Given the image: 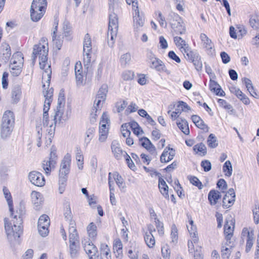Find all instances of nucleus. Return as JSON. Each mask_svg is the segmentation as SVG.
I'll use <instances>...</instances> for the list:
<instances>
[{"label":"nucleus","mask_w":259,"mask_h":259,"mask_svg":"<svg viewBox=\"0 0 259 259\" xmlns=\"http://www.w3.org/2000/svg\"><path fill=\"white\" fill-rule=\"evenodd\" d=\"M116 182L117 185L118 186L119 188H124V185L123 183V179L121 176L117 172H114L113 174L111 173V177Z\"/></svg>","instance_id":"obj_44"},{"label":"nucleus","mask_w":259,"mask_h":259,"mask_svg":"<svg viewBox=\"0 0 259 259\" xmlns=\"http://www.w3.org/2000/svg\"><path fill=\"white\" fill-rule=\"evenodd\" d=\"M235 193L233 189H230L224 197L223 205L226 208H229L235 201Z\"/></svg>","instance_id":"obj_14"},{"label":"nucleus","mask_w":259,"mask_h":259,"mask_svg":"<svg viewBox=\"0 0 259 259\" xmlns=\"http://www.w3.org/2000/svg\"><path fill=\"white\" fill-rule=\"evenodd\" d=\"M100 251L101 259H112L110 249L106 243H100Z\"/></svg>","instance_id":"obj_22"},{"label":"nucleus","mask_w":259,"mask_h":259,"mask_svg":"<svg viewBox=\"0 0 259 259\" xmlns=\"http://www.w3.org/2000/svg\"><path fill=\"white\" fill-rule=\"evenodd\" d=\"M95 128L93 127L89 128L86 132L85 137L84 139L85 142L89 144L94 137L95 133Z\"/></svg>","instance_id":"obj_57"},{"label":"nucleus","mask_w":259,"mask_h":259,"mask_svg":"<svg viewBox=\"0 0 259 259\" xmlns=\"http://www.w3.org/2000/svg\"><path fill=\"white\" fill-rule=\"evenodd\" d=\"M83 47V52H88L92 51L91 38L88 33H87L84 36Z\"/></svg>","instance_id":"obj_36"},{"label":"nucleus","mask_w":259,"mask_h":259,"mask_svg":"<svg viewBox=\"0 0 259 259\" xmlns=\"http://www.w3.org/2000/svg\"><path fill=\"white\" fill-rule=\"evenodd\" d=\"M144 238L146 245L149 248H153L155 244L154 237L151 233H144Z\"/></svg>","instance_id":"obj_33"},{"label":"nucleus","mask_w":259,"mask_h":259,"mask_svg":"<svg viewBox=\"0 0 259 259\" xmlns=\"http://www.w3.org/2000/svg\"><path fill=\"white\" fill-rule=\"evenodd\" d=\"M107 125L110 126V120L108 114L106 112H104L101 117L99 125L106 126Z\"/></svg>","instance_id":"obj_52"},{"label":"nucleus","mask_w":259,"mask_h":259,"mask_svg":"<svg viewBox=\"0 0 259 259\" xmlns=\"http://www.w3.org/2000/svg\"><path fill=\"white\" fill-rule=\"evenodd\" d=\"M42 87L44 88L43 94L45 98L44 105L42 123L44 126H47L49 125L50 131L49 132V133L51 132L50 134V135H51L53 131L55 130V126H53V122L51 124L49 123V121L48 120V111L50 109V104L53 101L54 90L52 88H49V87H47L45 84H44Z\"/></svg>","instance_id":"obj_4"},{"label":"nucleus","mask_w":259,"mask_h":259,"mask_svg":"<svg viewBox=\"0 0 259 259\" xmlns=\"http://www.w3.org/2000/svg\"><path fill=\"white\" fill-rule=\"evenodd\" d=\"M194 151L197 153H200L204 155L206 153V147L205 145L202 143L195 145L193 147Z\"/></svg>","instance_id":"obj_48"},{"label":"nucleus","mask_w":259,"mask_h":259,"mask_svg":"<svg viewBox=\"0 0 259 259\" xmlns=\"http://www.w3.org/2000/svg\"><path fill=\"white\" fill-rule=\"evenodd\" d=\"M64 109H56L54 115V123L56 124L57 122H60L67 120L68 117L63 114Z\"/></svg>","instance_id":"obj_32"},{"label":"nucleus","mask_w":259,"mask_h":259,"mask_svg":"<svg viewBox=\"0 0 259 259\" xmlns=\"http://www.w3.org/2000/svg\"><path fill=\"white\" fill-rule=\"evenodd\" d=\"M131 127L134 134L137 136L142 135L144 133L143 130L136 121L131 122Z\"/></svg>","instance_id":"obj_45"},{"label":"nucleus","mask_w":259,"mask_h":259,"mask_svg":"<svg viewBox=\"0 0 259 259\" xmlns=\"http://www.w3.org/2000/svg\"><path fill=\"white\" fill-rule=\"evenodd\" d=\"M56 152V148L52 147L51 149L49 159L44 160L42 163V168L47 175H49L51 170L55 167L57 160Z\"/></svg>","instance_id":"obj_7"},{"label":"nucleus","mask_w":259,"mask_h":259,"mask_svg":"<svg viewBox=\"0 0 259 259\" xmlns=\"http://www.w3.org/2000/svg\"><path fill=\"white\" fill-rule=\"evenodd\" d=\"M50 224V221L48 215L43 214L39 217L37 228L39 234L42 237H46L49 234Z\"/></svg>","instance_id":"obj_10"},{"label":"nucleus","mask_w":259,"mask_h":259,"mask_svg":"<svg viewBox=\"0 0 259 259\" xmlns=\"http://www.w3.org/2000/svg\"><path fill=\"white\" fill-rule=\"evenodd\" d=\"M92 51L83 52V62L84 66L87 68H89L91 66Z\"/></svg>","instance_id":"obj_40"},{"label":"nucleus","mask_w":259,"mask_h":259,"mask_svg":"<svg viewBox=\"0 0 259 259\" xmlns=\"http://www.w3.org/2000/svg\"><path fill=\"white\" fill-rule=\"evenodd\" d=\"M176 154L175 150L170 147H166L160 156L162 163H167L173 159Z\"/></svg>","instance_id":"obj_15"},{"label":"nucleus","mask_w":259,"mask_h":259,"mask_svg":"<svg viewBox=\"0 0 259 259\" xmlns=\"http://www.w3.org/2000/svg\"><path fill=\"white\" fill-rule=\"evenodd\" d=\"M86 229L89 238L92 240L95 239L97 235V227L96 224L93 222L90 223Z\"/></svg>","instance_id":"obj_27"},{"label":"nucleus","mask_w":259,"mask_h":259,"mask_svg":"<svg viewBox=\"0 0 259 259\" xmlns=\"http://www.w3.org/2000/svg\"><path fill=\"white\" fill-rule=\"evenodd\" d=\"M193 64L197 71L201 70L202 68V63L200 61V58L198 55L195 57L192 60Z\"/></svg>","instance_id":"obj_60"},{"label":"nucleus","mask_w":259,"mask_h":259,"mask_svg":"<svg viewBox=\"0 0 259 259\" xmlns=\"http://www.w3.org/2000/svg\"><path fill=\"white\" fill-rule=\"evenodd\" d=\"M52 40L54 47L58 50H60L63 42V37L61 35L52 36Z\"/></svg>","instance_id":"obj_42"},{"label":"nucleus","mask_w":259,"mask_h":259,"mask_svg":"<svg viewBox=\"0 0 259 259\" xmlns=\"http://www.w3.org/2000/svg\"><path fill=\"white\" fill-rule=\"evenodd\" d=\"M183 109H181V108L179 107L178 103L177 105V107L175 109V111L171 112V111L169 110L167 112V113L170 115L171 119L174 120L179 117Z\"/></svg>","instance_id":"obj_50"},{"label":"nucleus","mask_w":259,"mask_h":259,"mask_svg":"<svg viewBox=\"0 0 259 259\" xmlns=\"http://www.w3.org/2000/svg\"><path fill=\"white\" fill-rule=\"evenodd\" d=\"M134 26H143L145 23V19L143 16L139 14L134 15Z\"/></svg>","instance_id":"obj_49"},{"label":"nucleus","mask_w":259,"mask_h":259,"mask_svg":"<svg viewBox=\"0 0 259 259\" xmlns=\"http://www.w3.org/2000/svg\"><path fill=\"white\" fill-rule=\"evenodd\" d=\"M254 236L253 233L250 232L247 228H244L242 231L241 236L243 239H249L252 238Z\"/></svg>","instance_id":"obj_59"},{"label":"nucleus","mask_w":259,"mask_h":259,"mask_svg":"<svg viewBox=\"0 0 259 259\" xmlns=\"http://www.w3.org/2000/svg\"><path fill=\"white\" fill-rule=\"evenodd\" d=\"M155 15L158 16L157 19L160 26L163 27H166L167 23L164 17L162 16L161 12L160 11H157L155 12Z\"/></svg>","instance_id":"obj_61"},{"label":"nucleus","mask_w":259,"mask_h":259,"mask_svg":"<svg viewBox=\"0 0 259 259\" xmlns=\"http://www.w3.org/2000/svg\"><path fill=\"white\" fill-rule=\"evenodd\" d=\"M123 244L119 238L115 239L113 241V249L114 253L117 258H121L122 257Z\"/></svg>","instance_id":"obj_21"},{"label":"nucleus","mask_w":259,"mask_h":259,"mask_svg":"<svg viewBox=\"0 0 259 259\" xmlns=\"http://www.w3.org/2000/svg\"><path fill=\"white\" fill-rule=\"evenodd\" d=\"M71 162V155L70 153H66L61 160L59 175L61 176H68L70 171Z\"/></svg>","instance_id":"obj_11"},{"label":"nucleus","mask_w":259,"mask_h":259,"mask_svg":"<svg viewBox=\"0 0 259 259\" xmlns=\"http://www.w3.org/2000/svg\"><path fill=\"white\" fill-rule=\"evenodd\" d=\"M207 143L209 147L211 148H215L218 146V143L216 137L213 134L209 135Z\"/></svg>","instance_id":"obj_43"},{"label":"nucleus","mask_w":259,"mask_h":259,"mask_svg":"<svg viewBox=\"0 0 259 259\" xmlns=\"http://www.w3.org/2000/svg\"><path fill=\"white\" fill-rule=\"evenodd\" d=\"M23 62V56L22 53L17 52L13 55L9 65L10 72L13 76H18L20 75L22 71Z\"/></svg>","instance_id":"obj_5"},{"label":"nucleus","mask_w":259,"mask_h":259,"mask_svg":"<svg viewBox=\"0 0 259 259\" xmlns=\"http://www.w3.org/2000/svg\"><path fill=\"white\" fill-rule=\"evenodd\" d=\"M131 129V122L124 123L121 125V132L122 136L124 138H125L126 137H128L131 135V131H130Z\"/></svg>","instance_id":"obj_47"},{"label":"nucleus","mask_w":259,"mask_h":259,"mask_svg":"<svg viewBox=\"0 0 259 259\" xmlns=\"http://www.w3.org/2000/svg\"><path fill=\"white\" fill-rule=\"evenodd\" d=\"M76 66H75V77H76V81L77 85H81L83 84V74L82 73V71L79 69L76 70Z\"/></svg>","instance_id":"obj_53"},{"label":"nucleus","mask_w":259,"mask_h":259,"mask_svg":"<svg viewBox=\"0 0 259 259\" xmlns=\"http://www.w3.org/2000/svg\"><path fill=\"white\" fill-rule=\"evenodd\" d=\"M15 119L14 114L11 111H6L3 114L2 118V125L6 124H10L11 126H14Z\"/></svg>","instance_id":"obj_25"},{"label":"nucleus","mask_w":259,"mask_h":259,"mask_svg":"<svg viewBox=\"0 0 259 259\" xmlns=\"http://www.w3.org/2000/svg\"><path fill=\"white\" fill-rule=\"evenodd\" d=\"M146 56L147 62L151 68L155 69L158 71L164 70L163 68L165 66L163 62L156 57L152 51L148 50Z\"/></svg>","instance_id":"obj_8"},{"label":"nucleus","mask_w":259,"mask_h":259,"mask_svg":"<svg viewBox=\"0 0 259 259\" xmlns=\"http://www.w3.org/2000/svg\"><path fill=\"white\" fill-rule=\"evenodd\" d=\"M189 180L191 184L197 186L199 189H201L202 188L203 185L197 178L191 176L189 178Z\"/></svg>","instance_id":"obj_63"},{"label":"nucleus","mask_w":259,"mask_h":259,"mask_svg":"<svg viewBox=\"0 0 259 259\" xmlns=\"http://www.w3.org/2000/svg\"><path fill=\"white\" fill-rule=\"evenodd\" d=\"M109 6V30L108 37H110V40L108 42L110 47H113L114 44V39L116 37V34L118 27V21L117 15L116 13L118 8L117 0H108Z\"/></svg>","instance_id":"obj_3"},{"label":"nucleus","mask_w":259,"mask_h":259,"mask_svg":"<svg viewBox=\"0 0 259 259\" xmlns=\"http://www.w3.org/2000/svg\"><path fill=\"white\" fill-rule=\"evenodd\" d=\"M188 219L189 221L187 224V228L192 239L188 240V247L189 252H193L194 251V244L197 245L199 243V238L197 227L194 224L193 221L191 217L188 218Z\"/></svg>","instance_id":"obj_6"},{"label":"nucleus","mask_w":259,"mask_h":259,"mask_svg":"<svg viewBox=\"0 0 259 259\" xmlns=\"http://www.w3.org/2000/svg\"><path fill=\"white\" fill-rule=\"evenodd\" d=\"M127 254L130 259H138L140 255V248L136 243H131L127 248Z\"/></svg>","instance_id":"obj_17"},{"label":"nucleus","mask_w":259,"mask_h":259,"mask_svg":"<svg viewBox=\"0 0 259 259\" xmlns=\"http://www.w3.org/2000/svg\"><path fill=\"white\" fill-rule=\"evenodd\" d=\"M75 159L77 167L79 170H82L83 168L84 157L82 152L80 149H77L75 153Z\"/></svg>","instance_id":"obj_30"},{"label":"nucleus","mask_w":259,"mask_h":259,"mask_svg":"<svg viewBox=\"0 0 259 259\" xmlns=\"http://www.w3.org/2000/svg\"><path fill=\"white\" fill-rule=\"evenodd\" d=\"M2 54L0 59L4 62H7L11 55V49L9 45L6 42L2 44L1 46Z\"/></svg>","instance_id":"obj_18"},{"label":"nucleus","mask_w":259,"mask_h":259,"mask_svg":"<svg viewBox=\"0 0 259 259\" xmlns=\"http://www.w3.org/2000/svg\"><path fill=\"white\" fill-rule=\"evenodd\" d=\"M77 243H70L69 252L71 257L72 258L76 257L78 254L79 246Z\"/></svg>","instance_id":"obj_46"},{"label":"nucleus","mask_w":259,"mask_h":259,"mask_svg":"<svg viewBox=\"0 0 259 259\" xmlns=\"http://www.w3.org/2000/svg\"><path fill=\"white\" fill-rule=\"evenodd\" d=\"M112 154L117 159H120L122 156L125 155L124 152L120 146L119 143L117 141H112L111 145Z\"/></svg>","instance_id":"obj_16"},{"label":"nucleus","mask_w":259,"mask_h":259,"mask_svg":"<svg viewBox=\"0 0 259 259\" xmlns=\"http://www.w3.org/2000/svg\"><path fill=\"white\" fill-rule=\"evenodd\" d=\"M232 247L223 246L222 249V256L223 259H229Z\"/></svg>","instance_id":"obj_55"},{"label":"nucleus","mask_w":259,"mask_h":259,"mask_svg":"<svg viewBox=\"0 0 259 259\" xmlns=\"http://www.w3.org/2000/svg\"><path fill=\"white\" fill-rule=\"evenodd\" d=\"M108 134L109 131L107 130H99V141L101 143L105 142L107 139Z\"/></svg>","instance_id":"obj_58"},{"label":"nucleus","mask_w":259,"mask_h":259,"mask_svg":"<svg viewBox=\"0 0 259 259\" xmlns=\"http://www.w3.org/2000/svg\"><path fill=\"white\" fill-rule=\"evenodd\" d=\"M191 119L196 126L202 130H207V126L204 124L203 120L198 115H193Z\"/></svg>","instance_id":"obj_34"},{"label":"nucleus","mask_w":259,"mask_h":259,"mask_svg":"<svg viewBox=\"0 0 259 259\" xmlns=\"http://www.w3.org/2000/svg\"><path fill=\"white\" fill-rule=\"evenodd\" d=\"M30 13L31 20L33 22H38L44 15L45 11L31 6Z\"/></svg>","instance_id":"obj_20"},{"label":"nucleus","mask_w":259,"mask_h":259,"mask_svg":"<svg viewBox=\"0 0 259 259\" xmlns=\"http://www.w3.org/2000/svg\"><path fill=\"white\" fill-rule=\"evenodd\" d=\"M209 89L218 96H223L224 95L225 93L221 89L220 85L216 81L212 80L211 78H210L209 81Z\"/></svg>","instance_id":"obj_26"},{"label":"nucleus","mask_w":259,"mask_h":259,"mask_svg":"<svg viewBox=\"0 0 259 259\" xmlns=\"http://www.w3.org/2000/svg\"><path fill=\"white\" fill-rule=\"evenodd\" d=\"M131 55L130 53H127L122 55L120 57V63L122 65L129 64L131 61Z\"/></svg>","instance_id":"obj_56"},{"label":"nucleus","mask_w":259,"mask_h":259,"mask_svg":"<svg viewBox=\"0 0 259 259\" xmlns=\"http://www.w3.org/2000/svg\"><path fill=\"white\" fill-rule=\"evenodd\" d=\"M135 76V73L131 70H125L122 73V78L124 80L128 81L132 80Z\"/></svg>","instance_id":"obj_54"},{"label":"nucleus","mask_w":259,"mask_h":259,"mask_svg":"<svg viewBox=\"0 0 259 259\" xmlns=\"http://www.w3.org/2000/svg\"><path fill=\"white\" fill-rule=\"evenodd\" d=\"M28 178L30 182L36 186L42 187L45 184L44 177L38 171H32L30 172Z\"/></svg>","instance_id":"obj_12"},{"label":"nucleus","mask_w":259,"mask_h":259,"mask_svg":"<svg viewBox=\"0 0 259 259\" xmlns=\"http://www.w3.org/2000/svg\"><path fill=\"white\" fill-rule=\"evenodd\" d=\"M14 126H10L6 127L5 125L1 124V137L3 140H6L9 138L12 133Z\"/></svg>","instance_id":"obj_31"},{"label":"nucleus","mask_w":259,"mask_h":259,"mask_svg":"<svg viewBox=\"0 0 259 259\" xmlns=\"http://www.w3.org/2000/svg\"><path fill=\"white\" fill-rule=\"evenodd\" d=\"M223 171L226 177H231L232 174L233 169L230 161L227 160L225 162L223 166Z\"/></svg>","instance_id":"obj_41"},{"label":"nucleus","mask_w":259,"mask_h":259,"mask_svg":"<svg viewBox=\"0 0 259 259\" xmlns=\"http://www.w3.org/2000/svg\"><path fill=\"white\" fill-rule=\"evenodd\" d=\"M254 222L256 224L259 223V206L255 205L252 210Z\"/></svg>","instance_id":"obj_64"},{"label":"nucleus","mask_w":259,"mask_h":259,"mask_svg":"<svg viewBox=\"0 0 259 259\" xmlns=\"http://www.w3.org/2000/svg\"><path fill=\"white\" fill-rule=\"evenodd\" d=\"M177 124L179 128L182 132L185 135H189L190 133L189 128L186 120L181 119V120H178Z\"/></svg>","instance_id":"obj_38"},{"label":"nucleus","mask_w":259,"mask_h":259,"mask_svg":"<svg viewBox=\"0 0 259 259\" xmlns=\"http://www.w3.org/2000/svg\"><path fill=\"white\" fill-rule=\"evenodd\" d=\"M200 38L204 48L207 50H210L212 48L213 44L212 41L205 34L201 33Z\"/></svg>","instance_id":"obj_35"},{"label":"nucleus","mask_w":259,"mask_h":259,"mask_svg":"<svg viewBox=\"0 0 259 259\" xmlns=\"http://www.w3.org/2000/svg\"><path fill=\"white\" fill-rule=\"evenodd\" d=\"M31 7L37 8L46 12L47 6V0H33L32 2Z\"/></svg>","instance_id":"obj_37"},{"label":"nucleus","mask_w":259,"mask_h":259,"mask_svg":"<svg viewBox=\"0 0 259 259\" xmlns=\"http://www.w3.org/2000/svg\"><path fill=\"white\" fill-rule=\"evenodd\" d=\"M21 96V89L20 86L15 85L13 87L12 91V98L13 101L17 102Z\"/></svg>","instance_id":"obj_39"},{"label":"nucleus","mask_w":259,"mask_h":259,"mask_svg":"<svg viewBox=\"0 0 259 259\" xmlns=\"http://www.w3.org/2000/svg\"><path fill=\"white\" fill-rule=\"evenodd\" d=\"M220 198V192L214 190H211L208 195V199L211 205H215Z\"/></svg>","instance_id":"obj_29"},{"label":"nucleus","mask_w":259,"mask_h":259,"mask_svg":"<svg viewBox=\"0 0 259 259\" xmlns=\"http://www.w3.org/2000/svg\"><path fill=\"white\" fill-rule=\"evenodd\" d=\"M49 46L47 39L43 37L39 43L35 45L33 48V60L38 57L40 68L44 70L42 74V82L49 87L51 77L52 70L51 64L48 61Z\"/></svg>","instance_id":"obj_2"},{"label":"nucleus","mask_w":259,"mask_h":259,"mask_svg":"<svg viewBox=\"0 0 259 259\" xmlns=\"http://www.w3.org/2000/svg\"><path fill=\"white\" fill-rule=\"evenodd\" d=\"M158 187L162 195L166 198H168V187L164 180L160 178L158 181Z\"/></svg>","instance_id":"obj_28"},{"label":"nucleus","mask_w":259,"mask_h":259,"mask_svg":"<svg viewBox=\"0 0 259 259\" xmlns=\"http://www.w3.org/2000/svg\"><path fill=\"white\" fill-rule=\"evenodd\" d=\"M196 245V248L194 247V251L190 253H193L194 259H203V255L201 251V247L197 245Z\"/></svg>","instance_id":"obj_62"},{"label":"nucleus","mask_w":259,"mask_h":259,"mask_svg":"<svg viewBox=\"0 0 259 259\" xmlns=\"http://www.w3.org/2000/svg\"><path fill=\"white\" fill-rule=\"evenodd\" d=\"M3 192L10 213V218L4 219L5 230L8 240L13 242L18 239L23 232L22 217L25 213V205L23 202H20L16 210H14L9 190L6 187H4Z\"/></svg>","instance_id":"obj_1"},{"label":"nucleus","mask_w":259,"mask_h":259,"mask_svg":"<svg viewBox=\"0 0 259 259\" xmlns=\"http://www.w3.org/2000/svg\"><path fill=\"white\" fill-rule=\"evenodd\" d=\"M31 198L35 209H38L43 202L42 195L38 192L33 191L31 193Z\"/></svg>","instance_id":"obj_19"},{"label":"nucleus","mask_w":259,"mask_h":259,"mask_svg":"<svg viewBox=\"0 0 259 259\" xmlns=\"http://www.w3.org/2000/svg\"><path fill=\"white\" fill-rule=\"evenodd\" d=\"M139 144L150 152L155 151V147L150 140L146 137H143L139 140Z\"/></svg>","instance_id":"obj_24"},{"label":"nucleus","mask_w":259,"mask_h":259,"mask_svg":"<svg viewBox=\"0 0 259 259\" xmlns=\"http://www.w3.org/2000/svg\"><path fill=\"white\" fill-rule=\"evenodd\" d=\"M234 222L231 219L230 220H226V224L224 226V234L227 240H230L232 236L234 231Z\"/></svg>","instance_id":"obj_23"},{"label":"nucleus","mask_w":259,"mask_h":259,"mask_svg":"<svg viewBox=\"0 0 259 259\" xmlns=\"http://www.w3.org/2000/svg\"><path fill=\"white\" fill-rule=\"evenodd\" d=\"M170 24L175 32L182 34L185 32L186 29L184 22L179 15L175 13L170 14Z\"/></svg>","instance_id":"obj_9"},{"label":"nucleus","mask_w":259,"mask_h":259,"mask_svg":"<svg viewBox=\"0 0 259 259\" xmlns=\"http://www.w3.org/2000/svg\"><path fill=\"white\" fill-rule=\"evenodd\" d=\"M174 40L175 45L180 50L182 53L184 55L186 54L188 57L191 55V51L189 45L182 37L175 36L174 38Z\"/></svg>","instance_id":"obj_13"},{"label":"nucleus","mask_w":259,"mask_h":259,"mask_svg":"<svg viewBox=\"0 0 259 259\" xmlns=\"http://www.w3.org/2000/svg\"><path fill=\"white\" fill-rule=\"evenodd\" d=\"M107 93V88L106 87L102 86L98 91L96 98H98L104 102L106 98Z\"/></svg>","instance_id":"obj_51"}]
</instances>
